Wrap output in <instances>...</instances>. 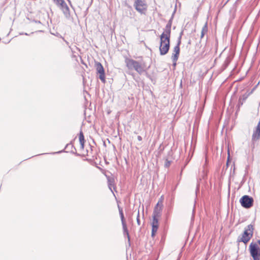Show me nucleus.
Masks as SVG:
<instances>
[{
  "instance_id": "nucleus-28",
  "label": "nucleus",
  "mask_w": 260,
  "mask_h": 260,
  "mask_svg": "<svg viewBox=\"0 0 260 260\" xmlns=\"http://www.w3.org/2000/svg\"><path fill=\"white\" fill-rule=\"evenodd\" d=\"M31 21L35 22L36 23H38V24H42V23L41 22V21L40 20H35V19H32V20H31Z\"/></svg>"
},
{
  "instance_id": "nucleus-48",
  "label": "nucleus",
  "mask_w": 260,
  "mask_h": 260,
  "mask_svg": "<svg viewBox=\"0 0 260 260\" xmlns=\"http://www.w3.org/2000/svg\"><path fill=\"white\" fill-rule=\"evenodd\" d=\"M228 3V1H226L224 4V5H226Z\"/></svg>"
},
{
  "instance_id": "nucleus-31",
  "label": "nucleus",
  "mask_w": 260,
  "mask_h": 260,
  "mask_svg": "<svg viewBox=\"0 0 260 260\" xmlns=\"http://www.w3.org/2000/svg\"><path fill=\"white\" fill-rule=\"evenodd\" d=\"M175 13H176V9L174 10V11H173V12L172 14V16L171 17V18H172L173 19H174V15H175Z\"/></svg>"
},
{
  "instance_id": "nucleus-47",
  "label": "nucleus",
  "mask_w": 260,
  "mask_h": 260,
  "mask_svg": "<svg viewBox=\"0 0 260 260\" xmlns=\"http://www.w3.org/2000/svg\"><path fill=\"white\" fill-rule=\"evenodd\" d=\"M163 150H164V148H162V149H160V152H161Z\"/></svg>"
},
{
  "instance_id": "nucleus-51",
  "label": "nucleus",
  "mask_w": 260,
  "mask_h": 260,
  "mask_svg": "<svg viewBox=\"0 0 260 260\" xmlns=\"http://www.w3.org/2000/svg\"><path fill=\"white\" fill-rule=\"evenodd\" d=\"M228 80V78L225 79V81H226Z\"/></svg>"
},
{
  "instance_id": "nucleus-37",
  "label": "nucleus",
  "mask_w": 260,
  "mask_h": 260,
  "mask_svg": "<svg viewBox=\"0 0 260 260\" xmlns=\"http://www.w3.org/2000/svg\"><path fill=\"white\" fill-rule=\"evenodd\" d=\"M225 101H226V99L225 98H224L223 99V107H225Z\"/></svg>"
},
{
  "instance_id": "nucleus-45",
  "label": "nucleus",
  "mask_w": 260,
  "mask_h": 260,
  "mask_svg": "<svg viewBox=\"0 0 260 260\" xmlns=\"http://www.w3.org/2000/svg\"><path fill=\"white\" fill-rule=\"evenodd\" d=\"M257 243H258L259 244V245H260V240H258Z\"/></svg>"
},
{
  "instance_id": "nucleus-26",
  "label": "nucleus",
  "mask_w": 260,
  "mask_h": 260,
  "mask_svg": "<svg viewBox=\"0 0 260 260\" xmlns=\"http://www.w3.org/2000/svg\"><path fill=\"white\" fill-rule=\"evenodd\" d=\"M171 59L172 60V61H173V66L174 68H175L176 65H177V61L178 59H175L173 58V57H171Z\"/></svg>"
},
{
  "instance_id": "nucleus-21",
  "label": "nucleus",
  "mask_w": 260,
  "mask_h": 260,
  "mask_svg": "<svg viewBox=\"0 0 260 260\" xmlns=\"http://www.w3.org/2000/svg\"><path fill=\"white\" fill-rule=\"evenodd\" d=\"M208 31L207 23L206 22L202 28L201 38H203L205 34Z\"/></svg>"
},
{
  "instance_id": "nucleus-41",
  "label": "nucleus",
  "mask_w": 260,
  "mask_h": 260,
  "mask_svg": "<svg viewBox=\"0 0 260 260\" xmlns=\"http://www.w3.org/2000/svg\"><path fill=\"white\" fill-rule=\"evenodd\" d=\"M181 38H182V37H181V36H179V37L178 38L177 40H180V41H181Z\"/></svg>"
},
{
  "instance_id": "nucleus-39",
  "label": "nucleus",
  "mask_w": 260,
  "mask_h": 260,
  "mask_svg": "<svg viewBox=\"0 0 260 260\" xmlns=\"http://www.w3.org/2000/svg\"><path fill=\"white\" fill-rule=\"evenodd\" d=\"M96 167L99 169L100 170H103L102 168H101V167L98 166H96Z\"/></svg>"
},
{
  "instance_id": "nucleus-1",
  "label": "nucleus",
  "mask_w": 260,
  "mask_h": 260,
  "mask_svg": "<svg viewBox=\"0 0 260 260\" xmlns=\"http://www.w3.org/2000/svg\"><path fill=\"white\" fill-rule=\"evenodd\" d=\"M125 63L129 70H134L140 75L145 72V76L152 82L153 81L152 76L147 72V69L150 68V66L147 68L144 61H139L126 57L125 58Z\"/></svg>"
},
{
  "instance_id": "nucleus-16",
  "label": "nucleus",
  "mask_w": 260,
  "mask_h": 260,
  "mask_svg": "<svg viewBox=\"0 0 260 260\" xmlns=\"http://www.w3.org/2000/svg\"><path fill=\"white\" fill-rule=\"evenodd\" d=\"M173 51L174 53L172 54L171 57H173L174 59H178L180 52V47L178 46H175L174 48Z\"/></svg>"
},
{
  "instance_id": "nucleus-24",
  "label": "nucleus",
  "mask_w": 260,
  "mask_h": 260,
  "mask_svg": "<svg viewBox=\"0 0 260 260\" xmlns=\"http://www.w3.org/2000/svg\"><path fill=\"white\" fill-rule=\"evenodd\" d=\"M158 230L151 229V237H154Z\"/></svg>"
},
{
  "instance_id": "nucleus-46",
  "label": "nucleus",
  "mask_w": 260,
  "mask_h": 260,
  "mask_svg": "<svg viewBox=\"0 0 260 260\" xmlns=\"http://www.w3.org/2000/svg\"><path fill=\"white\" fill-rule=\"evenodd\" d=\"M104 145L105 146H106V145L105 142H104Z\"/></svg>"
},
{
  "instance_id": "nucleus-52",
  "label": "nucleus",
  "mask_w": 260,
  "mask_h": 260,
  "mask_svg": "<svg viewBox=\"0 0 260 260\" xmlns=\"http://www.w3.org/2000/svg\"><path fill=\"white\" fill-rule=\"evenodd\" d=\"M225 258H227V256L226 255H225Z\"/></svg>"
},
{
  "instance_id": "nucleus-2",
  "label": "nucleus",
  "mask_w": 260,
  "mask_h": 260,
  "mask_svg": "<svg viewBox=\"0 0 260 260\" xmlns=\"http://www.w3.org/2000/svg\"><path fill=\"white\" fill-rule=\"evenodd\" d=\"M171 37L165 36V34H161L160 36V45L159 50L160 55L167 54L170 47Z\"/></svg>"
},
{
  "instance_id": "nucleus-49",
  "label": "nucleus",
  "mask_w": 260,
  "mask_h": 260,
  "mask_svg": "<svg viewBox=\"0 0 260 260\" xmlns=\"http://www.w3.org/2000/svg\"><path fill=\"white\" fill-rule=\"evenodd\" d=\"M107 140H108V142H109V143H110V140H109L108 139H107Z\"/></svg>"
},
{
  "instance_id": "nucleus-11",
  "label": "nucleus",
  "mask_w": 260,
  "mask_h": 260,
  "mask_svg": "<svg viewBox=\"0 0 260 260\" xmlns=\"http://www.w3.org/2000/svg\"><path fill=\"white\" fill-rule=\"evenodd\" d=\"M58 7L62 11L64 16L67 18H69L70 17V9L64 1H61V3H60Z\"/></svg>"
},
{
  "instance_id": "nucleus-40",
  "label": "nucleus",
  "mask_w": 260,
  "mask_h": 260,
  "mask_svg": "<svg viewBox=\"0 0 260 260\" xmlns=\"http://www.w3.org/2000/svg\"><path fill=\"white\" fill-rule=\"evenodd\" d=\"M51 153H50L49 154H50ZM48 153H42V154H39L38 155H44V154H47ZM38 155H36V156H37Z\"/></svg>"
},
{
  "instance_id": "nucleus-50",
  "label": "nucleus",
  "mask_w": 260,
  "mask_h": 260,
  "mask_svg": "<svg viewBox=\"0 0 260 260\" xmlns=\"http://www.w3.org/2000/svg\"><path fill=\"white\" fill-rule=\"evenodd\" d=\"M68 1L71 4V1L70 0H68Z\"/></svg>"
},
{
  "instance_id": "nucleus-54",
  "label": "nucleus",
  "mask_w": 260,
  "mask_h": 260,
  "mask_svg": "<svg viewBox=\"0 0 260 260\" xmlns=\"http://www.w3.org/2000/svg\"><path fill=\"white\" fill-rule=\"evenodd\" d=\"M106 164H109V162H107V161H106Z\"/></svg>"
},
{
  "instance_id": "nucleus-35",
  "label": "nucleus",
  "mask_w": 260,
  "mask_h": 260,
  "mask_svg": "<svg viewBox=\"0 0 260 260\" xmlns=\"http://www.w3.org/2000/svg\"><path fill=\"white\" fill-rule=\"evenodd\" d=\"M199 190V185H197L196 190V193L197 194V192Z\"/></svg>"
},
{
  "instance_id": "nucleus-4",
  "label": "nucleus",
  "mask_w": 260,
  "mask_h": 260,
  "mask_svg": "<svg viewBox=\"0 0 260 260\" xmlns=\"http://www.w3.org/2000/svg\"><path fill=\"white\" fill-rule=\"evenodd\" d=\"M254 227L252 224H249L245 229L243 233L239 239V241L246 244L252 237Z\"/></svg>"
},
{
  "instance_id": "nucleus-20",
  "label": "nucleus",
  "mask_w": 260,
  "mask_h": 260,
  "mask_svg": "<svg viewBox=\"0 0 260 260\" xmlns=\"http://www.w3.org/2000/svg\"><path fill=\"white\" fill-rule=\"evenodd\" d=\"M79 140L80 143H85V142L84 136L81 129L79 134Z\"/></svg>"
},
{
  "instance_id": "nucleus-23",
  "label": "nucleus",
  "mask_w": 260,
  "mask_h": 260,
  "mask_svg": "<svg viewBox=\"0 0 260 260\" xmlns=\"http://www.w3.org/2000/svg\"><path fill=\"white\" fill-rule=\"evenodd\" d=\"M201 115H199V116H196V119L194 120V125H196V124L198 125L199 124V121L201 118Z\"/></svg>"
},
{
  "instance_id": "nucleus-34",
  "label": "nucleus",
  "mask_w": 260,
  "mask_h": 260,
  "mask_svg": "<svg viewBox=\"0 0 260 260\" xmlns=\"http://www.w3.org/2000/svg\"><path fill=\"white\" fill-rule=\"evenodd\" d=\"M51 34L55 36H58L59 34L58 32L56 33H53L51 32Z\"/></svg>"
},
{
  "instance_id": "nucleus-55",
  "label": "nucleus",
  "mask_w": 260,
  "mask_h": 260,
  "mask_svg": "<svg viewBox=\"0 0 260 260\" xmlns=\"http://www.w3.org/2000/svg\"><path fill=\"white\" fill-rule=\"evenodd\" d=\"M228 213L226 214V218L228 217Z\"/></svg>"
},
{
  "instance_id": "nucleus-10",
  "label": "nucleus",
  "mask_w": 260,
  "mask_h": 260,
  "mask_svg": "<svg viewBox=\"0 0 260 260\" xmlns=\"http://www.w3.org/2000/svg\"><path fill=\"white\" fill-rule=\"evenodd\" d=\"M161 213L156 212L155 211H153L152 221L151 223V229L158 230L159 226V222L158 218L160 217Z\"/></svg>"
},
{
  "instance_id": "nucleus-53",
  "label": "nucleus",
  "mask_w": 260,
  "mask_h": 260,
  "mask_svg": "<svg viewBox=\"0 0 260 260\" xmlns=\"http://www.w3.org/2000/svg\"><path fill=\"white\" fill-rule=\"evenodd\" d=\"M39 31H40V32H43V31H42V30H39Z\"/></svg>"
},
{
  "instance_id": "nucleus-30",
  "label": "nucleus",
  "mask_w": 260,
  "mask_h": 260,
  "mask_svg": "<svg viewBox=\"0 0 260 260\" xmlns=\"http://www.w3.org/2000/svg\"><path fill=\"white\" fill-rule=\"evenodd\" d=\"M181 43V41L177 40V43L176 46H178L179 47H180Z\"/></svg>"
},
{
  "instance_id": "nucleus-9",
  "label": "nucleus",
  "mask_w": 260,
  "mask_h": 260,
  "mask_svg": "<svg viewBox=\"0 0 260 260\" xmlns=\"http://www.w3.org/2000/svg\"><path fill=\"white\" fill-rule=\"evenodd\" d=\"M253 199L248 196H244L240 200L242 206L246 208H249L252 206Z\"/></svg>"
},
{
  "instance_id": "nucleus-5",
  "label": "nucleus",
  "mask_w": 260,
  "mask_h": 260,
  "mask_svg": "<svg viewBox=\"0 0 260 260\" xmlns=\"http://www.w3.org/2000/svg\"><path fill=\"white\" fill-rule=\"evenodd\" d=\"M228 120V115H226V118L225 119V123L224 125H223V128L222 131H224L225 132V142L224 144H222L221 146V157H222V159L224 158L226 155V152H228V142H227V139H228V126L226 125L228 124V121L226 120ZM223 162V160H222L221 163L219 162V166H221L222 163Z\"/></svg>"
},
{
  "instance_id": "nucleus-27",
  "label": "nucleus",
  "mask_w": 260,
  "mask_h": 260,
  "mask_svg": "<svg viewBox=\"0 0 260 260\" xmlns=\"http://www.w3.org/2000/svg\"><path fill=\"white\" fill-rule=\"evenodd\" d=\"M228 67V57L225 58L224 60V62L223 66V69L222 70H224L226 69V68Z\"/></svg>"
},
{
  "instance_id": "nucleus-15",
  "label": "nucleus",
  "mask_w": 260,
  "mask_h": 260,
  "mask_svg": "<svg viewBox=\"0 0 260 260\" xmlns=\"http://www.w3.org/2000/svg\"><path fill=\"white\" fill-rule=\"evenodd\" d=\"M122 225V229H123V235L125 236L126 235L127 239H128V243L129 246H131V240H130V236L128 233V230L127 227L126 223L123 222L121 223Z\"/></svg>"
},
{
  "instance_id": "nucleus-25",
  "label": "nucleus",
  "mask_w": 260,
  "mask_h": 260,
  "mask_svg": "<svg viewBox=\"0 0 260 260\" xmlns=\"http://www.w3.org/2000/svg\"><path fill=\"white\" fill-rule=\"evenodd\" d=\"M137 222L138 225H140L141 221L140 219V213L139 210H138L137 216Z\"/></svg>"
},
{
  "instance_id": "nucleus-13",
  "label": "nucleus",
  "mask_w": 260,
  "mask_h": 260,
  "mask_svg": "<svg viewBox=\"0 0 260 260\" xmlns=\"http://www.w3.org/2000/svg\"><path fill=\"white\" fill-rule=\"evenodd\" d=\"M162 200H163V196H161L160 198L158 200L157 204L154 206L153 211H156V212H158L159 213H161L162 207H163V204H162Z\"/></svg>"
},
{
  "instance_id": "nucleus-6",
  "label": "nucleus",
  "mask_w": 260,
  "mask_h": 260,
  "mask_svg": "<svg viewBox=\"0 0 260 260\" xmlns=\"http://www.w3.org/2000/svg\"><path fill=\"white\" fill-rule=\"evenodd\" d=\"M134 7L139 13L146 15L147 10V4L145 0H135Z\"/></svg>"
},
{
  "instance_id": "nucleus-29",
  "label": "nucleus",
  "mask_w": 260,
  "mask_h": 260,
  "mask_svg": "<svg viewBox=\"0 0 260 260\" xmlns=\"http://www.w3.org/2000/svg\"><path fill=\"white\" fill-rule=\"evenodd\" d=\"M84 144L85 143H80V149L81 150H83L84 148Z\"/></svg>"
},
{
  "instance_id": "nucleus-12",
  "label": "nucleus",
  "mask_w": 260,
  "mask_h": 260,
  "mask_svg": "<svg viewBox=\"0 0 260 260\" xmlns=\"http://www.w3.org/2000/svg\"><path fill=\"white\" fill-rule=\"evenodd\" d=\"M173 22V18H170L167 24L166 25L165 28L164 29V31L161 34H165V36L171 37V26Z\"/></svg>"
},
{
  "instance_id": "nucleus-33",
  "label": "nucleus",
  "mask_w": 260,
  "mask_h": 260,
  "mask_svg": "<svg viewBox=\"0 0 260 260\" xmlns=\"http://www.w3.org/2000/svg\"><path fill=\"white\" fill-rule=\"evenodd\" d=\"M19 35H26V36H28L29 35V34H28L26 32H20Z\"/></svg>"
},
{
  "instance_id": "nucleus-22",
  "label": "nucleus",
  "mask_w": 260,
  "mask_h": 260,
  "mask_svg": "<svg viewBox=\"0 0 260 260\" xmlns=\"http://www.w3.org/2000/svg\"><path fill=\"white\" fill-rule=\"evenodd\" d=\"M171 162V160H169L168 159H166L165 164V167L169 168L170 166Z\"/></svg>"
},
{
  "instance_id": "nucleus-8",
  "label": "nucleus",
  "mask_w": 260,
  "mask_h": 260,
  "mask_svg": "<svg viewBox=\"0 0 260 260\" xmlns=\"http://www.w3.org/2000/svg\"><path fill=\"white\" fill-rule=\"evenodd\" d=\"M95 68L96 70V74L99 75V78L101 81L103 83L106 82L105 72L104 68L101 63L99 62H95Z\"/></svg>"
},
{
  "instance_id": "nucleus-7",
  "label": "nucleus",
  "mask_w": 260,
  "mask_h": 260,
  "mask_svg": "<svg viewBox=\"0 0 260 260\" xmlns=\"http://www.w3.org/2000/svg\"><path fill=\"white\" fill-rule=\"evenodd\" d=\"M249 250L253 260H260V248L256 243H250Z\"/></svg>"
},
{
  "instance_id": "nucleus-3",
  "label": "nucleus",
  "mask_w": 260,
  "mask_h": 260,
  "mask_svg": "<svg viewBox=\"0 0 260 260\" xmlns=\"http://www.w3.org/2000/svg\"><path fill=\"white\" fill-rule=\"evenodd\" d=\"M73 140H72L69 143L66 144L64 148L61 150L57 152H51L50 154H60L61 153H71V154H75L77 156L84 157L85 156L84 154H80L77 152L76 149L73 145Z\"/></svg>"
},
{
  "instance_id": "nucleus-42",
  "label": "nucleus",
  "mask_w": 260,
  "mask_h": 260,
  "mask_svg": "<svg viewBox=\"0 0 260 260\" xmlns=\"http://www.w3.org/2000/svg\"><path fill=\"white\" fill-rule=\"evenodd\" d=\"M207 175H205L204 176V177H203V179H204V180H205V179H206V178H207Z\"/></svg>"
},
{
  "instance_id": "nucleus-19",
  "label": "nucleus",
  "mask_w": 260,
  "mask_h": 260,
  "mask_svg": "<svg viewBox=\"0 0 260 260\" xmlns=\"http://www.w3.org/2000/svg\"><path fill=\"white\" fill-rule=\"evenodd\" d=\"M249 94L248 93H245L241 96L239 99V103L242 105L243 102H244L248 98Z\"/></svg>"
},
{
  "instance_id": "nucleus-56",
  "label": "nucleus",
  "mask_w": 260,
  "mask_h": 260,
  "mask_svg": "<svg viewBox=\"0 0 260 260\" xmlns=\"http://www.w3.org/2000/svg\"><path fill=\"white\" fill-rule=\"evenodd\" d=\"M228 155H229V157L230 156V153H228Z\"/></svg>"
},
{
  "instance_id": "nucleus-43",
  "label": "nucleus",
  "mask_w": 260,
  "mask_h": 260,
  "mask_svg": "<svg viewBox=\"0 0 260 260\" xmlns=\"http://www.w3.org/2000/svg\"><path fill=\"white\" fill-rule=\"evenodd\" d=\"M84 160L89 161L90 159H88V158H85V159H84Z\"/></svg>"
},
{
  "instance_id": "nucleus-44",
  "label": "nucleus",
  "mask_w": 260,
  "mask_h": 260,
  "mask_svg": "<svg viewBox=\"0 0 260 260\" xmlns=\"http://www.w3.org/2000/svg\"><path fill=\"white\" fill-rule=\"evenodd\" d=\"M225 112H226V114H228V108L226 109Z\"/></svg>"
},
{
  "instance_id": "nucleus-14",
  "label": "nucleus",
  "mask_w": 260,
  "mask_h": 260,
  "mask_svg": "<svg viewBox=\"0 0 260 260\" xmlns=\"http://www.w3.org/2000/svg\"><path fill=\"white\" fill-rule=\"evenodd\" d=\"M108 182V187L110 189V190L113 192L112 191V187H113L114 189L115 188V186L114 184V179L112 177H110L109 176H108L107 175H105Z\"/></svg>"
},
{
  "instance_id": "nucleus-18",
  "label": "nucleus",
  "mask_w": 260,
  "mask_h": 260,
  "mask_svg": "<svg viewBox=\"0 0 260 260\" xmlns=\"http://www.w3.org/2000/svg\"><path fill=\"white\" fill-rule=\"evenodd\" d=\"M224 166L223 167L222 171L220 173V175L218 178L220 182H221V180L223 179V177L225 174L226 170V169H228V159L226 160L225 169H224Z\"/></svg>"
},
{
  "instance_id": "nucleus-38",
  "label": "nucleus",
  "mask_w": 260,
  "mask_h": 260,
  "mask_svg": "<svg viewBox=\"0 0 260 260\" xmlns=\"http://www.w3.org/2000/svg\"><path fill=\"white\" fill-rule=\"evenodd\" d=\"M183 35V30H182V31L180 32L179 36L182 37Z\"/></svg>"
},
{
  "instance_id": "nucleus-17",
  "label": "nucleus",
  "mask_w": 260,
  "mask_h": 260,
  "mask_svg": "<svg viewBox=\"0 0 260 260\" xmlns=\"http://www.w3.org/2000/svg\"><path fill=\"white\" fill-rule=\"evenodd\" d=\"M118 208L121 223L126 222L122 208L118 204Z\"/></svg>"
},
{
  "instance_id": "nucleus-32",
  "label": "nucleus",
  "mask_w": 260,
  "mask_h": 260,
  "mask_svg": "<svg viewBox=\"0 0 260 260\" xmlns=\"http://www.w3.org/2000/svg\"><path fill=\"white\" fill-rule=\"evenodd\" d=\"M137 139H138V141H142V137H141V136H138L137 137Z\"/></svg>"
},
{
  "instance_id": "nucleus-36",
  "label": "nucleus",
  "mask_w": 260,
  "mask_h": 260,
  "mask_svg": "<svg viewBox=\"0 0 260 260\" xmlns=\"http://www.w3.org/2000/svg\"><path fill=\"white\" fill-rule=\"evenodd\" d=\"M224 33L226 35L228 34V28L226 27L225 28Z\"/></svg>"
}]
</instances>
